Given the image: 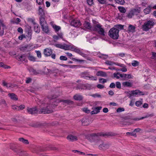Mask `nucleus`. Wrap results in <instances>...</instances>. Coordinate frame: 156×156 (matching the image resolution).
I'll return each instance as SVG.
<instances>
[{"instance_id":"f257e3e1","label":"nucleus","mask_w":156,"mask_h":156,"mask_svg":"<svg viewBox=\"0 0 156 156\" xmlns=\"http://www.w3.org/2000/svg\"><path fill=\"white\" fill-rule=\"evenodd\" d=\"M83 25L85 28L91 30L96 31L99 34L103 36H105V31L104 28L102 27V25L100 24H97L92 27L90 23L85 21Z\"/></svg>"},{"instance_id":"f03ea898","label":"nucleus","mask_w":156,"mask_h":156,"mask_svg":"<svg viewBox=\"0 0 156 156\" xmlns=\"http://www.w3.org/2000/svg\"><path fill=\"white\" fill-rule=\"evenodd\" d=\"M84 136L91 142H94L96 144L102 143V141L96 133L84 134Z\"/></svg>"},{"instance_id":"7ed1b4c3","label":"nucleus","mask_w":156,"mask_h":156,"mask_svg":"<svg viewBox=\"0 0 156 156\" xmlns=\"http://www.w3.org/2000/svg\"><path fill=\"white\" fill-rule=\"evenodd\" d=\"M119 30L115 27L111 28L109 30L108 34L109 36L114 39H117L119 36Z\"/></svg>"},{"instance_id":"20e7f679","label":"nucleus","mask_w":156,"mask_h":156,"mask_svg":"<svg viewBox=\"0 0 156 156\" xmlns=\"http://www.w3.org/2000/svg\"><path fill=\"white\" fill-rule=\"evenodd\" d=\"M49 105L46 107L41 108L38 109V113L39 114H49L53 112V110Z\"/></svg>"},{"instance_id":"39448f33","label":"nucleus","mask_w":156,"mask_h":156,"mask_svg":"<svg viewBox=\"0 0 156 156\" xmlns=\"http://www.w3.org/2000/svg\"><path fill=\"white\" fill-rule=\"evenodd\" d=\"M154 24V22L151 20L147 21L142 26V29L144 31H147Z\"/></svg>"},{"instance_id":"423d86ee","label":"nucleus","mask_w":156,"mask_h":156,"mask_svg":"<svg viewBox=\"0 0 156 156\" xmlns=\"http://www.w3.org/2000/svg\"><path fill=\"white\" fill-rule=\"evenodd\" d=\"M56 97H54L52 96L51 99H50V102L51 103L50 105V108H52L53 107H55L58 105V103L60 102L59 99H55L54 98H56Z\"/></svg>"},{"instance_id":"0eeeda50","label":"nucleus","mask_w":156,"mask_h":156,"mask_svg":"<svg viewBox=\"0 0 156 156\" xmlns=\"http://www.w3.org/2000/svg\"><path fill=\"white\" fill-rule=\"evenodd\" d=\"M81 24L80 20L77 19L73 20L70 23L71 25L75 27H79Z\"/></svg>"},{"instance_id":"6e6552de","label":"nucleus","mask_w":156,"mask_h":156,"mask_svg":"<svg viewBox=\"0 0 156 156\" xmlns=\"http://www.w3.org/2000/svg\"><path fill=\"white\" fill-rule=\"evenodd\" d=\"M71 48L72 49L73 51L81 55L83 57H86V55L82 52L77 47H75V46H73Z\"/></svg>"},{"instance_id":"1a4fd4ad","label":"nucleus","mask_w":156,"mask_h":156,"mask_svg":"<svg viewBox=\"0 0 156 156\" xmlns=\"http://www.w3.org/2000/svg\"><path fill=\"white\" fill-rule=\"evenodd\" d=\"M52 53V51L51 49L47 48L45 49L44 51V54L46 57L49 56L51 55Z\"/></svg>"},{"instance_id":"9d476101","label":"nucleus","mask_w":156,"mask_h":156,"mask_svg":"<svg viewBox=\"0 0 156 156\" xmlns=\"http://www.w3.org/2000/svg\"><path fill=\"white\" fill-rule=\"evenodd\" d=\"M27 112L30 114H33L37 113H38V110L36 107L31 108H28L27 109Z\"/></svg>"},{"instance_id":"9b49d317","label":"nucleus","mask_w":156,"mask_h":156,"mask_svg":"<svg viewBox=\"0 0 156 156\" xmlns=\"http://www.w3.org/2000/svg\"><path fill=\"white\" fill-rule=\"evenodd\" d=\"M67 139L71 141H76L78 140L77 137L76 136L72 135H68L67 137Z\"/></svg>"},{"instance_id":"f8f14e48","label":"nucleus","mask_w":156,"mask_h":156,"mask_svg":"<svg viewBox=\"0 0 156 156\" xmlns=\"http://www.w3.org/2000/svg\"><path fill=\"white\" fill-rule=\"evenodd\" d=\"M45 16H41L39 18L41 26L46 25L47 24L45 20Z\"/></svg>"},{"instance_id":"ddd939ff","label":"nucleus","mask_w":156,"mask_h":156,"mask_svg":"<svg viewBox=\"0 0 156 156\" xmlns=\"http://www.w3.org/2000/svg\"><path fill=\"white\" fill-rule=\"evenodd\" d=\"M134 15H137L140 13L141 11V8L140 7H136L131 9Z\"/></svg>"},{"instance_id":"4468645a","label":"nucleus","mask_w":156,"mask_h":156,"mask_svg":"<svg viewBox=\"0 0 156 156\" xmlns=\"http://www.w3.org/2000/svg\"><path fill=\"white\" fill-rule=\"evenodd\" d=\"M38 11L39 12L38 14L40 16V17L45 16L44 9L42 8L41 6H39Z\"/></svg>"},{"instance_id":"2eb2a0df","label":"nucleus","mask_w":156,"mask_h":156,"mask_svg":"<svg viewBox=\"0 0 156 156\" xmlns=\"http://www.w3.org/2000/svg\"><path fill=\"white\" fill-rule=\"evenodd\" d=\"M101 107H97L95 108L94 110L92 111L91 112V115L96 114L100 112L99 110L101 109Z\"/></svg>"},{"instance_id":"dca6fc26","label":"nucleus","mask_w":156,"mask_h":156,"mask_svg":"<svg viewBox=\"0 0 156 156\" xmlns=\"http://www.w3.org/2000/svg\"><path fill=\"white\" fill-rule=\"evenodd\" d=\"M16 152L18 154L21 156H27L28 154L26 152L20 150H18Z\"/></svg>"},{"instance_id":"f3484780","label":"nucleus","mask_w":156,"mask_h":156,"mask_svg":"<svg viewBox=\"0 0 156 156\" xmlns=\"http://www.w3.org/2000/svg\"><path fill=\"white\" fill-rule=\"evenodd\" d=\"M41 28L42 30L44 33L48 34L49 32V30L48 24H46V25L41 26Z\"/></svg>"},{"instance_id":"a211bd4d","label":"nucleus","mask_w":156,"mask_h":156,"mask_svg":"<svg viewBox=\"0 0 156 156\" xmlns=\"http://www.w3.org/2000/svg\"><path fill=\"white\" fill-rule=\"evenodd\" d=\"M96 75L98 76H101L102 77H106L107 76L106 73L103 71H99L96 73Z\"/></svg>"},{"instance_id":"6ab92c4d","label":"nucleus","mask_w":156,"mask_h":156,"mask_svg":"<svg viewBox=\"0 0 156 156\" xmlns=\"http://www.w3.org/2000/svg\"><path fill=\"white\" fill-rule=\"evenodd\" d=\"M99 147L100 149H105L108 148L109 147V145L108 144H107L102 143L100 144Z\"/></svg>"},{"instance_id":"aec40b11","label":"nucleus","mask_w":156,"mask_h":156,"mask_svg":"<svg viewBox=\"0 0 156 156\" xmlns=\"http://www.w3.org/2000/svg\"><path fill=\"white\" fill-rule=\"evenodd\" d=\"M8 96L13 100L16 101L18 99L17 96L14 93H9L8 94Z\"/></svg>"},{"instance_id":"412c9836","label":"nucleus","mask_w":156,"mask_h":156,"mask_svg":"<svg viewBox=\"0 0 156 156\" xmlns=\"http://www.w3.org/2000/svg\"><path fill=\"white\" fill-rule=\"evenodd\" d=\"M73 98L76 100L77 101H81L83 99V96L78 94H76L74 95L73 96Z\"/></svg>"},{"instance_id":"4be33fe9","label":"nucleus","mask_w":156,"mask_h":156,"mask_svg":"<svg viewBox=\"0 0 156 156\" xmlns=\"http://www.w3.org/2000/svg\"><path fill=\"white\" fill-rule=\"evenodd\" d=\"M88 119L87 118L85 117L83 118L81 120L82 125L84 126H87L89 125V123L88 122Z\"/></svg>"},{"instance_id":"5701e85b","label":"nucleus","mask_w":156,"mask_h":156,"mask_svg":"<svg viewBox=\"0 0 156 156\" xmlns=\"http://www.w3.org/2000/svg\"><path fill=\"white\" fill-rule=\"evenodd\" d=\"M122 85L124 87H131L133 84L132 83L129 82H125L122 83Z\"/></svg>"},{"instance_id":"b1692460","label":"nucleus","mask_w":156,"mask_h":156,"mask_svg":"<svg viewBox=\"0 0 156 156\" xmlns=\"http://www.w3.org/2000/svg\"><path fill=\"white\" fill-rule=\"evenodd\" d=\"M120 77L121 78H123L125 79H130L131 78L130 74H122L120 75Z\"/></svg>"},{"instance_id":"393cba45","label":"nucleus","mask_w":156,"mask_h":156,"mask_svg":"<svg viewBox=\"0 0 156 156\" xmlns=\"http://www.w3.org/2000/svg\"><path fill=\"white\" fill-rule=\"evenodd\" d=\"M60 102H63L65 103H67L69 105H73V102L69 100H60Z\"/></svg>"},{"instance_id":"a878e982","label":"nucleus","mask_w":156,"mask_h":156,"mask_svg":"<svg viewBox=\"0 0 156 156\" xmlns=\"http://www.w3.org/2000/svg\"><path fill=\"white\" fill-rule=\"evenodd\" d=\"M35 25H34V31L35 32L37 33H38L40 32V27L38 24H35Z\"/></svg>"},{"instance_id":"bb28decb","label":"nucleus","mask_w":156,"mask_h":156,"mask_svg":"<svg viewBox=\"0 0 156 156\" xmlns=\"http://www.w3.org/2000/svg\"><path fill=\"white\" fill-rule=\"evenodd\" d=\"M28 59L30 61L35 62L36 61V58L32 55H31L30 53H28Z\"/></svg>"},{"instance_id":"cd10ccee","label":"nucleus","mask_w":156,"mask_h":156,"mask_svg":"<svg viewBox=\"0 0 156 156\" xmlns=\"http://www.w3.org/2000/svg\"><path fill=\"white\" fill-rule=\"evenodd\" d=\"M151 7L150 6H148L147 8L144 10V12L145 14H148L150 13L151 11Z\"/></svg>"},{"instance_id":"c85d7f7f","label":"nucleus","mask_w":156,"mask_h":156,"mask_svg":"<svg viewBox=\"0 0 156 156\" xmlns=\"http://www.w3.org/2000/svg\"><path fill=\"white\" fill-rule=\"evenodd\" d=\"M135 27L132 25H129L128 27V30L129 32H133L134 31Z\"/></svg>"},{"instance_id":"c756f323","label":"nucleus","mask_w":156,"mask_h":156,"mask_svg":"<svg viewBox=\"0 0 156 156\" xmlns=\"http://www.w3.org/2000/svg\"><path fill=\"white\" fill-rule=\"evenodd\" d=\"M17 58L20 61H25V57L24 55H22L21 56L18 55L17 56Z\"/></svg>"},{"instance_id":"7c9ffc66","label":"nucleus","mask_w":156,"mask_h":156,"mask_svg":"<svg viewBox=\"0 0 156 156\" xmlns=\"http://www.w3.org/2000/svg\"><path fill=\"white\" fill-rule=\"evenodd\" d=\"M19 140L25 144H28L29 142L27 140L23 138H19Z\"/></svg>"},{"instance_id":"2f4dec72","label":"nucleus","mask_w":156,"mask_h":156,"mask_svg":"<svg viewBox=\"0 0 156 156\" xmlns=\"http://www.w3.org/2000/svg\"><path fill=\"white\" fill-rule=\"evenodd\" d=\"M118 9L120 12L122 13H125L126 12V10L125 8L123 7L119 6L118 7Z\"/></svg>"},{"instance_id":"473e14b6","label":"nucleus","mask_w":156,"mask_h":156,"mask_svg":"<svg viewBox=\"0 0 156 156\" xmlns=\"http://www.w3.org/2000/svg\"><path fill=\"white\" fill-rule=\"evenodd\" d=\"M82 86L84 87V90H90L91 89L92 87L91 85L90 84H84V85H83Z\"/></svg>"},{"instance_id":"72a5a7b5","label":"nucleus","mask_w":156,"mask_h":156,"mask_svg":"<svg viewBox=\"0 0 156 156\" xmlns=\"http://www.w3.org/2000/svg\"><path fill=\"white\" fill-rule=\"evenodd\" d=\"M10 148L15 152H16L18 150V149L16 148V145L15 144H11L10 145Z\"/></svg>"},{"instance_id":"f704fd0d","label":"nucleus","mask_w":156,"mask_h":156,"mask_svg":"<svg viewBox=\"0 0 156 156\" xmlns=\"http://www.w3.org/2000/svg\"><path fill=\"white\" fill-rule=\"evenodd\" d=\"M134 14L132 10H130L128 14L126 16L129 18H131L133 16H134Z\"/></svg>"},{"instance_id":"c9c22d12","label":"nucleus","mask_w":156,"mask_h":156,"mask_svg":"<svg viewBox=\"0 0 156 156\" xmlns=\"http://www.w3.org/2000/svg\"><path fill=\"white\" fill-rule=\"evenodd\" d=\"M52 27L56 32H57L61 29L60 27L57 26L55 24L53 25Z\"/></svg>"},{"instance_id":"e433bc0d","label":"nucleus","mask_w":156,"mask_h":156,"mask_svg":"<svg viewBox=\"0 0 156 156\" xmlns=\"http://www.w3.org/2000/svg\"><path fill=\"white\" fill-rule=\"evenodd\" d=\"M2 84L3 86L7 88L10 87H11V84L6 82L4 80L2 81Z\"/></svg>"},{"instance_id":"4c0bfd02","label":"nucleus","mask_w":156,"mask_h":156,"mask_svg":"<svg viewBox=\"0 0 156 156\" xmlns=\"http://www.w3.org/2000/svg\"><path fill=\"white\" fill-rule=\"evenodd\" d=\"M115 28H116L117 29H119L120 30H122L123 29L124 26L121 24H119L115 25Z\"/></svg>"},{"instance_id":"58836bf2","label":"nucleus","mask_w":156,"mask_h":156,"mask_svg":"<svg viewBox=\"0 0 156 156\" xmlns=\"http://www.w3.org/2000/svg\"><path fill=\"white\" fill-rule=\"evenodd\" d=\"M81 77L83 78H86L87 77H88L89 78H92L93 76H88L86 74L82 73L81 75Z\"/></svg>"},{"instance_id":"ea45409f","label":"nucleus","mask_w":156,"mask_h":156,"mask_svg":"<svg viewBox=\"0 0 156 156\" xmlns=\"http://www.w3.org/2000/svg\"><path fill=\"white\" fill-rule=\"evenodd\" d=\"M132 65L134 66H137L139 65V62L135 60L133 61L131 63Z\"/></svg>"},{"instance_id":"a19ab883","label":"nucleus","mask_w":156,"mask_h":156,"mask_svg":"<svg viewBox=\"0 0 156 156\" xmlns=\"http://www.w3.org/2000/svg\"><path fill=\"white\" fill-rule=\"evenodd\" d=\"M25 31L26 32H32L31 27L28 25L25 28Z\"/></svg>"},{"instance_id":"79ce46f5","label":"nucleus","mask_w":156,"mask_h":156,"mask_svg":"<svg viewBox=\"0 0 156 156\" xmlns=\"http://www.w3.org/2000/svg\"><path fill=\"white\" fill-rule=\"evenodd\" d=\"M115 1L116 3L120 5H123L125 3L124 0H115Z\"/></svg>"},{"instance_id":"37998d69","label":"nucleus","mask_w":156,"mask_h":156,"mask_svg":"<svg viewBox=\"0 0 156 156\" xmlns=\"http://www.w3.org/2000/svg\"><path fill=\"white\" fill-rule=\"evenodd\" d=\"M35 52L37 54V56L38 58H41V54L40 51H35Z\"/></svg>"},{"instance_id":"c03bdc74","label":"nucleus","mask_w":156,"mask_h":156,"mask_svg":"<svg viewBox=\"0 0 156 156\" xmlns=\"http://www.w3.org/2000/svg\"><path fill=\"white\" fill-rule=\"evenodd\" d=\"M139 92L138 90H133L131 91V93L132 95H138Z\"/></svg>"},{"instance_id":"a18cd8bd","label":"nucleus","mask_w":156,"mask_h":156,"mask_svg":"<svg viewBox=\"0 0 156 156\" xmlns=\"http://www.w3.org/2000/svg\"><path fill=\"white\" fill-rule=\"evenodd\" d=\"M59 59L61 60L62 61H66L67 60V58L66 56L63 55L61 56Z\"/></svg>"},{"instance_id":"49530a36","label":"nucleus","mask_w":156,"mask_h":156,"mask_svg":"<svg viewBox=\"0 0 156 156\" xmlns=\"http://www.w3.org/2000/svg\"><path fill=\"white\" fill-rule=\"evenodd\" d=\"M107 80L104 78H100L99 79V82L100 83H104L107 82Z\"/></svg>"},{"instance_id":"de8ad7c7","label":"nucleus","mask_w":156,"mask_h":156,"mask_svg":"<svg viewBox=\"0 0 156 156\" xmlns=\"http://www.w3.org/2000/svg\"><path fill=\"white\" fill-rule=\"evenodd\" d=\"M27 33L26 36L29 38L30 39H31L32 38V32H26Z\"/></svg>"},{"instance_id":"09e8293b","label":"nucleus","mask_w":156,"mask_h":156,"mask_svg":"<svg viewBox=\"0 0 156 156\" xmlns=\"http://www.w3.org/2000/svg\"><path fill=\"white\" fill-rule=\"evenodd\" d=\"M121 74L119 73H114L113 75L114 77L118 79L119 78V76L118 75H119L120 76Z\"/></svg>"},{"instance_id":"8fccbe9b","label":"nucleus","mask_w":156,"mask_h":156,"mask_svg":"<svg viewBox=\"0 0 156 156\" xmlns=\"http://www.w3.org/2000/svg\"><path fill=\"white\" fill-rule=\"evenodd\" d=\"M69 48V46L67 44H65V45H63L62 49H64L65 50H67Z\"/></svg>"},{"instance_id":"3c124183","label":"nucleus","mask_w":156,"mask_h":156,"mask_svg":"<svg viewBox=\"0 0 156 156\" xmlns=\"http://www.w3.org/2000/svg\"><path fill=\"white\" fill-rule=\"evenodd\" d=\"M25 105H21L18 107V110H22L24 109L25 108Z\"/></svg>"},{"instance_id":"603ef678","label":"nucleus","mask_w":156,"mask_h":156,"mask_svg":"<svg viewBox=\"0 0 156 156\" xmlns=\"http://www.w3.org/2000/svg\"><path fill=\"white\" fill-rule=\"evenodd\" d=\"M116 86L117 88L120 89L121 88V83L119 82H117L116 83Z\"/></svg>"},{"instance_id":"864d4df0","label":"nucleus","mask_w":156,"mask_h":156,"mask_svg":"<svg viewBox=\"0 0 156 156\" xmlns=\"http://www.w3.org/2000/svg\"><path fill=\"white\" fill-rule=\"evenodd\" d=\"M125 109L123 108H119L116 110L117 112H122L124 111Z\"/></svg>"},{"instance_id":"5fc2aeb1","label":"nucleus","mask_w":156,"mask_h":156,"mask_svg":"<svg viewBox=\"0 0 156 156\" xmlns=\"http://www.w3.org/2000/svg\"><path fill=\"white\" fill-rule=\"evenodd\" d=\"M126 134L127 135H131V136H136V133H134L133 131L131 132H127L126 133Z\"/></svg>"},{"instance_id":"6e6d98bb","label":"nucleus","mask_w":156,"mask_h":156,"mask_svg":"<svg viewBox=\"0 0 156 156\" xmlns=\"http://www.w3.org/2000/svg\"><path fill=\"white\" fill-rule=\"evenodd\" d=\"M71 59L72 60L75 61L76 62H83L84 61V60L77 59L75 58H72Z\"/></svg>"},{"instance_id":"4d7b16f0","label":"nucleus","mask_w":156,"mask_h":156,"mask_svg":"<svg viewBox=\"0 0 156 156\" xmlns=\"http://www.w3.org/2000/svg\"><path fill=\"white\" fill-rule=\"evenodd\" d=\"M142 104V103L141 101H136L135 103L137 107L140 106Z\"/></svg>"},{"instance_id":"13d9d810","label":"nucleus","mask_w":156,"mask_h":156,"mask_svg":"<svg viewBox=\"0 0 156 156\" xmlns=\"http://www.w3.org/2000/svg\"><path fill=\"white\" fill-rule=\"evenodd\" d=\"M28 21L29 22L32 23L34 24H35V23L34 22V20L32 18H28Z\"/></svg>"},{"instance_id":"bf43d9fd","label":"nucleus","mask_w":156,"mask_h":156,"mask_svg":"<svg viewBox=\"0 0 156 156\" xmlns=\"http://www.w3.org/2000/svg\"><path fill=\"white\" fill-rule=\"evenodd\" d=\"M87 2L90 5H91L93 4V0H87Z\"/></svg>"},{"instance_id":"052dcab7","label":"nucleus","mask_w":156,"mask_h":156,"mask_svg":"<svg viewBox=\"0 0 156 156\" xmlns=\"http://www.w3.org/2000/svg\"><path fill=\"white\" fill-rule=\"evenodd\" d=\"M0 67H3L4 68H7V66L4 64V63L2 62H0Z\"/></svg>"},{"instance_id":"680f3d73","label":"nucleus","mask_w":156,"mask_h":156,"mask_svg":"<svg viewBox=\"0 0 156 156\" xmlns=\"http://www.w3.org/2000/svg\"><path fill=\"white\" fill-rule=\"evenodd\" d=\"M55 73H53L52 74L54 76H57V73H59V71L58 69L55 70Z\"/></svg>"},{"instance_id":"e2e57ef3","label":"nucleus","mask_w":156,"mask_h":156,"mask_svg":"<svg viewBox=\"0 0 156 156\" xmlns=\"http://www.w3.org/2000/svg\"><path fill=\"white\" fill-rule=\"evenodd\" d=\"M83 111L87 113H89L90 112V110L88 109L87 108H84L83 109Z\"/></svg>"},{"instance_id":"0e129e2a","label":"nucleus","mask_w":156,"mask_h":156,"mask_svg":"<svg viewBox=\"0 0 156 156\" xmlns=\"http://www.w3.org/2000/svg\"><path fill=\"white\" fill-rule=\"evenodd\" d=\"M115 84L114 83H111L109 86V87L110 88H115Z\"/></svg>"},{"instance_id":"69168bd1","label":"nucleus","mask_w":156,"mask_h":156,"mask_svg":"<svg viewBox=\"0 0 156 156\" xmlns=\"http://www.w3.org/2000/svg\"><path fill=\"white\" fill-rule=\"evenodd\" d=\"M91 96L94 98H95L96 97H101V95L98 94H93Z\"/></svg>"},{"instance_id":"338daca9","label":"nucleus","mask_w":156,"mask_h":156,"mask_svg":"<svg viewBox=\"0 0 156 156\" xmlns=\"http://www.w3.org/2000/svg\"><path fill=\"white\" fill-rule=\"evenodd\" d=\"M36 2L39 5H41L43 4V1L42 0H36Z\"/></svg>"},{"instance_id":"774afa93","label":"nucleus","mask_w":156,"mask_h":156,"mask_svg":"<svg viewBox=\"0 0 156 156\" xmlns=\"http://www.w3.org/2000/svg\"><path fill=\"white\" fill-rule=\"evenodd\" d=\"M151 58L152 59H156V53L153 52Z\"/></svg>"}]
</instances>
